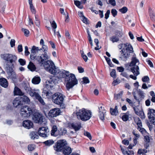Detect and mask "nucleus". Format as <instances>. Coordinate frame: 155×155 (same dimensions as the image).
Here are the masks:
<instances>
[{
    "instance_id": "obj_1",
    "label": "nucleus",
    "mask_w": 155,
    "mask_h": 155,
    "mask_svg": "<svg viewBox=\"0 0 155 155\" xmlns=\"http://www.w3.org/2000/svg\"><path fill=\"white\" fill-rule=\"evenodd\" d=\"M49 57L46 52L40 54L36 57L35 60L41 66H43L45 70L51 74H55L58 71L55 66L53 62L49 60Z\"/></svg>"
},
{
    "instance_id": "obj_2",
    "label": "nucleus",
    "mask_w": 155,
    "mask_h": 155,
    "mask_svg": "<svg viewBox=\"0 0 155 155\" xmlns=\"http://www.w3.org/2000/svg\"><path fill=\"white\" fill-rule=\"evenodd\" d=\"M119 49H122L120 58L123 60H126L130 56V53L133 52V48L130 44L127 43L121 44L118 45Z\"/></svg>"
},
{
    "instance_id": "obj_3",
    "label": "nucleus",
    "mask_w": 155,
    "mask_h": 155,
    "mask_svg": "<svg viewBox=\"0 0 155 155\" xmlns=\"http://www.w3.org/2000/svg\"><path fill=\"white\" fill-rule=\"evenodd\" d=\"M77 118L83 121H86L89 120L92 116V112L90 110L82 108L76 112Z\"/></svg>"
},
{
    "instance_id": "obj_4",
    "label": "nucleus",
    "mask_w": 155,
    "mask_h": 155,
    "mask_svg": "<svg viewBox=\"0 0 155 155\" xmlns=\"http://www.w3.org/2000/svg\"><path fill=\"white\" fill-rule=\"evenodd\" d=\"M24 88L26 92L28 93L31 97H35L41 104L43 105H45V103L40 95L38 93L35 92V90L32 89L29 84H25Z\"/></svg>"
},
{
    "instance_id": "obj_5",
    "label": "nucleus",
    "mask_w": 155,
    "mask_h": 155,
    "mask_svg": "<svg viewBox=\"0 0 155 155\" xmlns=\"http://www.w3.org/2000/svg\"><path fill=\"white\" fill-rule=\"evenodd\" d=\"M64 97L62 94L57 92L53 94L52 100L53 103L60 106L61 108L64 109L65 107L64 103Z\"/></svg>"
},
{
    "instance_id": "obj_6",
    "label": "nucleus",
    "mask_w": 155,
    "mask_h": 155,
    "mask_svg": "<svg viewBox=\"0 0 155 155\" xmlns=\"http://www.w3.org/2000/svg\"><path fill=\"white\" fill-rule=\"evenodd\" d=\"M65 81L67 82L66 87L68 90L77 84L78 82L74 74L71 73L67 74L65 78Z\"/></svg>"
},
{
    "instance_id": "obj_7",
    "label": "nucleus",
    "mask_w": 155,
    "mask_h": 155,
    "mask_svg": "<svg viewBox=\"0 0 155 155\" xmlns=\"http://www.w3.org/2000/svg\"><path fill=\"white\" fill-rule=\"evenodd\" d=\"M67 145V141L64 140H60L57 141L53 146L54 150L58 152L61 151Z\"/></svg>"
},
{
    "instance_id": "obj_8",
    "label": "nucleus",
    "mask_w": 155,
    "mask_h": 155,
    "mask_svg": "<svg viewBox=\"0 0 155 155\" xmlns=\"http://www.w3.org/2000/svg\"><path fill=\"white\" fill-rule=\"evenodd\" d=\"M32 119L36 123L41 124L44 122V116L38 111H35L33 113Z\"/></svg>"
},
{
    "instance_id": "obj_9",
    "label": "nucleus",
    "mask_w": 155,
    "mask_h": 155,
    "mask_svg": "<svg viewBox=\"0 0 155 155\" xmlns=\"http://www.w3.org/2000/svg\"><path fill=\"white\" fill-rule=\"evenodd\" d=\"M20 111L21 115L23 118L29 117L33 113L31 108L28 106H23Z\"/></svg>"
},
{
    "instance_id": "obj_10",
    "label": "nucleus",
    "mask_w": 155,
    "mask_h": 155,
    "mask_svg": "<svg viewBox=\"0 0 155 155\" xmlns=\"http://www.w3.org/2000/svg\"><path fill=\"white\" fill-rule=\"evenodd\" d=\"M1 57L4 60L7 61L8 63L11 64L15 63L17 59L16 56L9 54H2Z\"/></svg>"
},
{
    "instance_id": "obj_11",
    "label": "nucleus",
    "mask_w": 155,
    "mask_h": 155,
    "mask_svg": "<svg viewBox=\"0 0 155 155\" xmlns=\"http://www.w3.org/2000/svg\"><path fill=\"white\" fill-rule=\"evenodd\" d=\"M148 117L150 122L153 124L155 122V110L149 108L147 112Z\"/></svg>"
},
{
    "instance_id": "obj_12",
    "label": "nucleus",
    "mask_w": 155,
    "mask_h": 155,
    "mask_svg": "<svg viewBox=\"0 0 155 155\" xmlns=\"http://www.w3.org/2000/svg\"><path fill=\"white\" fill-rule=\"evenodd\" d=\"M130 69L134 76H133V75H130L129 77L134 80H136L137 78L136 76L140 74L139 68L138 66H136L134 67H131Z\"/></svg>"
},
{
    "instance_id": "obj_13",
    "label": "nucleus",
    "mask_w": 155,
    "mask_h": 155,
    "mask_svg": "<svg viewBox=\"0 0 155 155\" xmlns=\"http://www.w3.org/2000/svg\"><path fill=\"white\" fill-rule=\"evenodd\" d=\"M61 113L60 110L59 108H55L50 110L48 113V116L50 117H56Z\"/></svg>"
},
{
    "instance_id": "obj_14",
    "label": "nucleus",
    "mask_w": 155,
    "mask_h": 155,
    "mask_svg": "<svg viewBox=\"0 0 155 155\" xmlns=\"http://www.w3.org/2000/svg\"><path fill=\"white\" fill-rule=\"evenodd\" d=\"M48 129L46 127H40L38 130V134L41 137H47Z\"/></svg>"
},
{
    "instance_id": "obj_15",
    "label": "nucleus",
    "mask_w": 155,
    "mask_h": 155,
    "mask_svg": "<svg viewBox=\"0 0 155 155\" xmlns=\"http://www.w3.org/2000/svg\"><path fill=\"white\" fill-rule=\"evenodd\" d=\"M138 95L139 96L140 98H138L137 97L136 95V94L134 93H133V94L134 95V97L135 100L139 103L140 101H141L144 97V93L143 91L140 89H139L138 91Z\"/></svg>"
},
{
    "instance_id": "obj_16",
    "label": "nucleus",
    "mask_w": 155,
    "mask_h": 155,
    "mask_svg": "<svg viewBox=\"0 0 155 155\" xmlns=\"http://www.w3.org/2000/svg\"><path fill=\"white\" fill-rule=\"evenodd\" d=\"M22 125L25 127L29 129L33 127V124L31 121L29 120H26L23 121Z\"/></svg>"
},
{
    "instance_id": "obj_17",
    "label": "nucleus",
    "mask_w": 155,
    "mask_h": 155,
    "mask_svg": "<svg viewBox=\"0 0 155 155\" xmlns=\"http://www.w3.org/2000/svg\"><path fill=\"white\" fill-rule=\"evenodd\" d=\"M22 102L20 98L19 97H16L13 101V104L15 107H19L22 105Z\"/></svg>"
},
{
    "instance_id": "obj_18",
    "label": "nucleus",
    "mask_w": 155,
    "mask_h": 155,
    "mask_svg": "<svg viewBox=\"0 0 155 155\" xmlns=\"http://www.w3.org/2000/svg\"><path fill=\"white\" fill-rule=\"evenodd\" d=\"M42 96H45L48 99L52 98L53 95L52 93L49 90H44L42 93Z\"/></svg>"
},
{
    "instance_id": "obj_19",
    "label": "nucleus",
    "mask_w": 155,
    "mask_h": 155,
    "mask_svg": "<svg viewBox=\"0 0 155 155\" xmlns=\"http://www.w3.org/2000/svg\"><path fill=\"white\" fill-rule=\"evenodd\" d=\"M22 97H19L20 98L22 102V105L23 103L26 104H29L30 102V100L29 98L25 95H22Z\"/></svg>"
},
{
    "instance_id": "obj_20",
    "label": "nucleus",
    "mask_w": 155,
    "mask_h": 155,
    "mask_svg": "<svg viewBox=\"0 0 155 155\" xmlns=\"http://www.w3.org/2000/svg\"><path fill=\"white\" fill-rule=\"evenodd\" d=\"M63 153L64 155H69L72 152L71 148L69 147L65 146L62 150Z\"/></svg>"
},
{
    "instance_id": "obj_21",
    "label": "nucleus",
    "mask_w": 155,
    "mask_h": 155,
    "mask_svg": "<svg viewBox=\"0 0 155 155\" xmlns=\"http://www.w3.org/2000/svg\"><path fill=\"white\" fill-rule=\"evenodd\" d=\"M58 71V72L56 74H56L58 73H59V77L60 78H66V76L67 75V74H69V72L68 71H65L64 70L63 71H60L59 72V70L58 69L56 68Z\"/></svg>"
},
{
    "instance_id": "obj_22",
    "label": "nucleus",
    "mask_w": 155,
    "mask_h": 155,
    "mask_svg": "<svg viewBox=\"0 0 155 155\" xmlns=\"http://www.w3.org/2000/svg\"><path fill=\"white\" fill-rule=\"evenodd\" d=\"M0 85L3 87H7L8 85V81L5 78H0Z\"/></svg>"
},
{
    "instance_id": "obj_23",
    "label": "nucleus",
    "mask_w": 155,
    "mask_h": 155,
    "mask_svg": "<svg viewBox=\"0 0 155 155\" xmlns=\"http://www.w3.org/2000/svg\"><path fill=\"white\" fill-rule=\"evenodd\" d=\"M71 126L75 131L79 130L81 127V124L80 123H72Z\"/></svg>"
},
{
    "instance_id": "obj_24",
    "label": "nucleus",
    "mask_w": 155,
    "mask_h": 155,
    "mask_svg": "<svg viewBox=\"0 0 155 155\" xmlns=\"http://www.w3.org/2000/svg\"><path fill=\"white\" fill-rule=\"evenodd\" d=\"M14 92L15 95H16L22 96L24 94V93L19 88L17 87H15Z\"/></svg>"
},
{
    "instance_id": "obj_25",
    "label": "nucleus",
    "mask_w": 155,
    "mask_h": 155,
    "mask_svg": "<svg viewBox=\"0 0 155 155\" xmlns=\"http://www.w3.org/2000/svg\"><path fill=\"white\" fill-rule=\"evenodd\" d=\"M139 61L137 58L135 57H133L132 58L130 64V66H132V67H134L135 66H137L136 65V64L137 63H139Z\"/></svg>"
},
{
    "instance_id": "obj_26",
    "label": "nucleus",
    "mask_w": 155,
    "mask_h": 155,
    "mask_svg": "<svg viewBox=\"0 0 155 155\" xmlns=\"http://www.w3.org/2000/svg\"><path fill=\"white\" fill-rule=\"evenodd\" d=\"M28 68L31 71H35L36 69L35 65L31 61L29 62V64L28 65Z\"/></svg>"
},
{
    "instance_id": "obj_27",
    "label": "nucleus",
    "mask_w": 155,
    "mask_h": 155,
    "mask_svg": "<svg viewBox=\"0 0 155 155\" xmlns=\"http://www.w3.org/2000/svg\"><path fill=\"white\" fill-rule=\"evenodd\" d=\"M38 133L36 132L32 131L31 132L30 134V136L31 139L35 140V139H37L39 137Z\"/></svg>"
},
{
    "instance_id": "obj_28",
    "label": "nucleus",
    "mask_w": 155,
    "mask_h": 155,
    "mask_svg": "<svg viewBox=\"0 0 155 155\" xmlns=\"http://www.w3.org/2000/svg\"><path fill=\"white\" fill-rule=\"evenodd\" d=\"M10 71L9 72V75L10 77L13 80H14L16 78V75L15 72H14L11 68L10 69Z\"/></svg>"
},
{
    "instance_id": "obj_29",
    "label": "nucleus",
    "mask_w": 155,
    "mask_h": 155,
    "mask_svg": "<svg viewBox=\"0 0 155 155\" xmlns=\"http://www.w3.org/2000/svg\"><path fill=\"white\" fill-rule=\"evenodd\" d=\"M134 120L137 125V129H139V128L142 127V126L141 121L139 117L136 118L134 119Z\"/></svg>"
},
{
    "instance_id": "obj_30",
    "label": "nucleus",
    "mask_w": 155,
    "mask_h": 155,
    "mask_svg": "<svg viewBox=\"0 0 155 155\" xmlns=\"http://www.w3.org/2000/svg\"><path fill=\"white\" fill-rule=\"evenodd\" d=\"M43 143L46 146H50L54 143V141L52 140H49L44 141Z\"/></svg>"
},
{
    "instance_id": "obj_31",
    "label": "nucleus",
    "mask_w": 155,
    "mask_h": 155,
    "mask_svg": "<svg viewBox=\"0 0 155 155\" xmlns=\"http://www.w3.org/2000/svg\"><path fill=\"white\" fill-rule=\"evenodd\" d=\"M40 77H35L32 79V82L34 84H38L40 82Z\"/></svg>"
},
{
    "instance_id": "obj_32",
    "label": "nucleus",
    "mask_w": 155,
    "mask_h": 155,
    "mask_svg": "<svg viewBox=\"0 0 155 155\" xmlns=\"http://www.w3.org/2000/svg\"><path fill=\"white\" fill-rule=\"evenodd\" d=\"M115 36L118 37V38H121L123 35V33L122 31L118 30H116L114 32Z\"/></svg>"
},
{
    "instance_id": "obj_33",
    "label": "nucleus",
    "mask_w": 155,
    "mask_h": 155,
    "mask_svg": "<svg viewBox=\"0 0 155 155\" xmlns=\"http://www.w3.org/2000/svg\"><path fill=\"white\" fill-rule=\"evenodd\" d=\"M110 110L111 114L112 115H116V113H118V111L117 110V106H116L115 107L114 109L110 108Z\"/></svg>"
},
{
    "instance_id": "obj_34",
    "label": "nucleus",
    "mask_w": 155,
    "mask_h": 155,
    "mask_svg": "<svg viewBox=\"0 0 155 155\" xmlns=\"http://www.w3.org/2000/svg\"><path fill=\"white\" fill-rule=\"evenodd\" d=\"M123 93V91H121L118 94H115L114 96V99L116 100L120 99L122 96Z\"/></svg>"
},
{
    "instance_id": "obj_35",
    "label": "nucleus",
    "mask_w": 155,
    "mask_h": 155,
    "mask_svg": "<svg viewBox=\"0 0 155 155\" xmlns=\"http://www.w3.org/2000/svg\"><path fill=\"white\" fill-rule=\"evenodd\" d=\"M39 50H40L39 49L38 47L33 46L32 47L31 52L32 54H34V53L36 54V52H38Z\"/></svg>"
},
{
    "instance_id": "obj_36",
    "label": "nucleus",
    "mask_w": 155,
    "mask_h": 155,
    "mask_svg": "<svg viewBox=\"0 0 155 155\" xmlns=\"http://www.w3.org/2000/svg\"><path fill=\"white\" fill-rule=\"evenodd\" d=\"M110 41H112L113 43L115 42H117L119 40V38L118 37H116V36H113L110 38Z\"/></svg>"
},
{
    "instance_id": "obj_37",
    "label": "nucleus",
    "mask_w": 155,
    "mask_h": 155,
    "mask_svg": "<svg viewBox=\"0 0 155 155\" xmlns=\"http://www.w3.org/2000/svg\"><path fill=\"white\" fill-rule=\"evenodd\" d=\"M99 116L100 119L102 120L104 119V114L105 113V111H104L101 110V111H99Z\"/></svg>"
},
{
    "instance_id": "obj_38",
    "label": "nucleus",
    "mask_w": 155,
    "mask_h": 155,
    "mask_svg": "<svg viewBox=\"0 0 155 155\" xmlns=\"http://www.w3.org/2000/svg\"><path fill=\"white\" fill-rule=\"evenodd\" d=\"M51 27L54 29L53 31L55 33V29L57 28V25L54 21H53L52 22L50 21Z\"/></svg>"
},
{
    "instance_id": "obj_39",
    "label": "nucleus",
    "mask_w": 155,
    "mask_h": 155,
    "mask_svg": "<svg viewBox=\"0 0 155 155\" xmlns=\"http://www.w3.org/2000/svg\"><path fill=\"white\" fill-rule=\"evenodd\" d=\"M80 1L77 0L74 1V4L79 8L81 9L83 8V6L81 5V3Z\"/></svg>"
},
{
    "instance_id": "obj_40",
    "label": "nucleus",
    "mask_w": 155,
    "mask_h": 155,
    "mask_svg": "<svg viewBox=\"0 0 155 155\" xmlns=\"http://www.w3.org/2000/svg\"><path fill=\"white\" fill-rule=\"evenodd\" d=\"M147 152V150L146 149H139L137 153L139 154H144Z\"/></svg>"
},
{
    "instance_id": "obj_41",
    "label": "nucleus",
    "mask_w": 155,
    "mask_h": 155,
    "mask_svg": "<svg viewBox=\"0 0 155 155\" xmlns=\"http://www.w3.org/2000/svg\"><path fill=\"white\" fill-rule=\"evenodd\" d=\"M110 76L114 78H116L117 77L116 71L115 69H113L112 70L110 73Z\"/></svg>"
},
{
    "instance_id": "obj_42",
    "label": "nucleus",
    "mask_w": 155,
    "mask_h": 155,
    "mask_svg": "<svg viewBox=\"0 0 155 155\" xmlns=\"http://www.w3.org/2000/svg\"><path fill=\"white\" fill-rule=\"evenodd\" d=\"M57 127L56 126H53L51 130V135H53L54 133L57 131Z\"/></svg>"
},
{
    "instance_id": "obj_43",
    "label": "nucleus",
    "mask_w": 155,
    "mask_h": 155,
    "mask_svg": "<svg viewBox=\"0 0 155 155\" xmlns=\"http://www.w3.org/2000/svg\"><path fill=\"white\" fill-rule=\"evenodd\" d=\"M128 10V9L127 7H123L121 8L120 9L119 11L121 12L122 13H126Z\"/></svg>"
},
{
    "instance_id": "obj_44",
    "label": "nucleus",
    "mask_w": 155,
    "mask_h": 155,
    "mask_svg": "<svg viewBox=\"0 0 155 155\" xmlns=\"http://www.w3.org/2000/svg\"><path fill=\"white\" fill-rule=\"evenodd\" d=\"M30 5V10L32 13L34 14H35L36 13V11L33 5L31 4Z\"/></svg>"
},
{
    "instance_id": "obj_45",
    "label": "nucleus",
    "mask_w": 155,
    "mask_h": 155,
    "mask_svg": "<svg viewBox=\"0 0 155 155\" xmlns=\"http://www.w3.org/2000/svg\"><path fill=\"white\" fill-rule=\"evenodd\" d=\"M128 119L129 115L126 114L123 115L122 117V119L124 121H127Z\"/></svg>"
},
{
    "instance_id": "obj_46",
    "label": "nucleus",
    "mask_w": 155,
    "mask_h": 155,
    "mask_svg": "<svg viewBox=\"0 0 155 155\" xmlns=\"http://www.w3.org/2000/svg\"><path fill=\"white\" fill-rule=\"evenodd\" d=\"M18 62L21 65L23 66L26 64V61L25 59L20 58L18 60Z\"/></svg>"
},
{
    "instance_id": "obj_47",
    "label": "nucleus",
    "mask_w": 155,
    "mask_h": 155,
    "mask_svg": "<svg viewBox=\"0 0 155 155\" xmlns=\"http://www.w3.org/2000/svg\"><path fill=\"white\" fill-rule=\"evenodd\" d=\"M35 146L33 144H30L28 146V149L29 151H31L34 150Z\"/></svg>"
},
{
    "instance_id": "obj_48",
    "label": "nucleus",
    "mask_w": 155,
    "mask_h": 155,
    "mask_svg": "<svg viewBox=\"0 0 155 155\" xmlns=\"http://www.w3.org/2000/svg\"><path fill=\"white\" fill-rule=\"evenodd\" d=\"M22 31L24 32L25 36H28L29 33V31L27 29L22 28Z\"/></svg>"
},
{
    "instance_id": "obj_49",
    "label": "nucleus",
    "mask_w": 155,
    "mask_h": 155,
    "mask_svg": "<svg viewBox=\"0 0 155 155\" xmlns=\"http://www.w3.org/2000/svg\"><path fill=\"white\" fill-rule=\"evenodd\" d=\"M140 117V118L142 119H144L145 118V115L144 114V113L143 112L139 111V115Z\"/></svg>"
},
{
    "instance_id": "obj_50",
    "label": "nucleus",
    "mask_w": 155,
    "mask_h": 155,
    "mask_svg": "<svg viewBox=\"0 0 155 155\" xmlns=\"http://www.w3.org/2000/svg\"><path fill=\"white\" fill-rule=\"evenodd\" d=\"M142 80L143 82H148L149 81V78L148 76H145L142 78Z\"/></svg>"
},
{
    "instance_id": "obj_51",
    "label": "nucleus",
    "mask_w": 155,
    "mask_h": 155,
    "mask_svg": "<svg viewBox=\"0 0 155 155\" xmlns=\"http://www.w3.org/2000/svg\"><path fill=\"white\" fill-rule=\"evenodd\" d=\"M111 13L112 15L115 17L117 14V11L114 9H112L111 10Z\"/></svg>"
},
{
    "instance_id": "obj_52",
    "label": "nucleus",
    "mask_w": 155,
    "mask_h": 155,
    "mask_svg": "<svg viewBox=\"0 0 155 155\" xmlns=\"http://www.w3.org/2000/svg\"><path fill=\"white\" fill-rule=\"evenodd\" d=\"M120 75H122L123 76L125 77L127 79H128L129 78V74H127V73L126 72H124L122 73H121Z\"/></svg>"
},
{
    "instance_id": "obj_53",
    "label": "nucleus",
    "mask_w": 155,
    "mask_h": 155,
    "mask_svg": "<svg viewBox=\"0 0 155 155\" xmlns=\"http://www.w3.org/2000/svg\"><path fill=\"white\" fill-rule=\"evenodd\" d=\"M81 57H82L84 61L86 62L88 60V58L87 56L86 55L84 54L83 52H82V53L81 54Z\"/></svg>"
},
{
    "instance_id": "obj_54",
    "label": "nucleus",
    "mask_w": 155,
    "mask_h": 155,
    "mask_svg": "<svg viewBox=\"0 0 155 155\" xmlns=\"http://www.w3.org/2000/svg\"><path fill=\"white\" fill-rule=\"evenodd\" d=\"M83 83L84 84H87L89 82V81L88 78L85 77L83 78Z\"/></svg>"
},
{
    "instance_id": "obj_55",
    "label": "nucleus",
    "mask_w": 155,
    "mask_h": 155,
    "mask_svg": "<svg viewBox=\"0 0 155 155\" xmlns=\"http://www.w3.org/2000/svg\"><path fill=\"white\" fill-rule=\"evenodd\" d=\"M84 134L87 136L90 140H91V139L92 137L90 133L88 132H86L84 133Z\"/></svg>"
},
{
    "instance_id": "obj_56",
    "label": "nucleus",
    "mask_w": 155,
    "mask_h": 155,
    "mask_svg": "<svg viewBox=\"0 0 155 155\" xmlns=\"http://www.w3.org/2000/svg\"><path fill=\"white\" fill-rule=\"evenodd\" d=\"M117 70L119 72L122 73L124 71V68L122 67H118L117 68Z\"/></svg>"
},
{
    "instance_id": "obj_57",
    "label": "nucleus",
    "mask_w": 155,
    "mask_h": 155,
    "mask_svg": "<svg viewBox=\"0 0 155 155\" xmlns=\"http://www.w3.org/2000/svg\"><path fill=\"white\" fill-rule=\"evenodd\" d=\"M120 80H118L117 79L113 81L112 84L114 86H115L120 83Z\"/></svg>"
},
{
    "instance_id": "obj_58",
    "label": "nucleus",
    "mask_w": 155,
    "mask_h": 155,
    "mask_svg": "<svg viewBox=\"0 0 155 155\" xmlns=\"http://www.w3.org/2000/svg\"><path fill=\"white\" fill-rule=\"evenodd\" d=\"M110 12V11L109 10L107 11L106 13L105 14V19H107L108 18Z\"/></svg>"
},
{
    "instance_id": "obj_59",
    "label": "nucleus",
    "mask_w": 155,
    "mask_h": 155,
    "mask_svg": "<svg viewBox=\"0 0 155 155\" xmlns=\"http://www.w3.org/2000/svg\"><path fill=\"white\" fill-rule=\"evenodd\" d=\"M109 2L110 4L111 5L113 6L116 5V2L115 0H109Z\"/></svg>"
},
{
    "instance_id": "obj_60",
    "label": "nucleus",
    "mask_w": 155,
    "mask_h": 155,
    "mask_svg": "<svg viewBox=\"0 0 155 155\" xmlns=\"http://www.w3.org/2000/svg\"><path fill=\"white\" fill-rule=\"evenodd\" d=\"M122 143L124 145H129V142L128 140L124 139L122 141Z\"/></svg>"
},
{
    "instance_id": "obj_61",
    "label": "nucleus",
    "mask_w": 155,
    "mask_h": 155,
    "mask_svg": "<svg viewBox=\"0 0 155 155\" xmlns=\"http://www.w3.org/2000/svg\"><path fill=\"white\" fill-rule=\"evenodd\" d=\"M126 101L127 102L129 105H130L131 106H133V103L132 102L131 100L129 99V98H127L126 99Z\"/></svg>"
},
{
    "instance_id": "obj_62",
    "label": "nucleus",
    "mask_w": 155,
    "mask_h": 155,
    "mask_svg": "<svg viewBox=\"0 0 155 155\" xmlns=\"http://www.w3.org/2000/svg\"><path fill=\"white\" fill-rule=\"evenodd\" d=\"M15 40L14 39H12L11 40L10 43L12 47H13L14 46H15Z\"/></svg>"
},
{
    "instance_id": "obj_63",
    "label": "nucleus",
    "mask_w": 155,
    "mask_h": 155,
    "mask_svg": "<svg viewBox=\"0 0 155 155\" xmlns=\"http://www.w3.org/2000/svg\"><path fill=\"white\" fill-rule=\"evenodd\" d=\"M36 57V54L35 53H34V54H32L31 52V54L30 55V58L31 60H34L35 59Z\"/></svg>"
},
{
    "instance_id": "obj_64",
    "label": "nucleus",
    "mask_w": 155,
    "mask_h": 155,
    "mask_svg": "<svg viewBox=\"0 0 155 155\" xmlns=\"http://www.w3.org/2000/svg\"><path fill=\"white\" fill-rule=\"evenodd\" d=\"M35 23L36 25V26H39L40 25V22L39 20H38V18H36V17L35 16Z\"/></svg>"
}]
</instances>
